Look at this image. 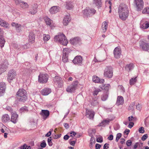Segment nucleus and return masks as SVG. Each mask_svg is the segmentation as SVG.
<instances>
[{"mask_svg":"<svg viewBox=\"0 0 149 149\" xmlns=\"http://www.w3.org/2000/svg\"><path fill=\"white\" fill-rule=\"evenodd\" d=\"M16 96L19 102H24L27 99V94L24 89H19L16 94Z\"/></svg>","mask_w":149,"mask_h":149,"instance_id":"nucleus-1","label":"nucleus"},{"mask_svg":"<svg viewBox=\"0 0 149 149\" xmlns=\"http://www.w3.org/2000/svg\"><path fill=\"white\" fill-rule=\"evenodd\" d=\"M118 13L120 18L126 19L128 15L129 11L128 8L125 5L120 6L118 9Z\"/></svg>","mask_w":149,"mask_h":149,"instance_id":"nucleus-2","label":"nucleus"},{"mask_svg":"<svg viewBox=\"0 0 149 149\" xmlns=\"http://www.w3.org/2000/svg\"><path fill=\"white\" fill-rule=\"evenodd\" d=\"M54 40L55 42L58 41L61 44L64 45H66L68 43L65 36L63 33L55 36Z\"/></svg>","mask_w":149,"mask_h":149,"instance_id":"nucleus-3","label":"nucleus"},{"mask_svg":"<svg viewBox=\"0 0 149 149\" xmlns=\"http://www.w3.org/2000/svg\"><path fill=\"white\" fill-rule=\"evenodd\" d=\"M104 75L106 78H111L113 75V68L111 66H107L104 70Z\"/></svg>","mask_w":149,"mask_h":149,"instance_id":"nucleus-4","label":"nucleus"},{"mask_svg":"<svg viewBox=\"0 0 149 149\" xmlns=\"http://www.w3.org/2000/svg\"><path fill=\"white\" fill-rule=\"evenodd\" d=\"M78 84V82L77 81L73 82L71 84L68 86L66 88V91L70 93L74 92L75 90L77 88Z\"/></svg>","mask_w":149,"mask_h":149,"instance_id":"nucleus-5","label":"nucleus"},{"mask_svg":"<svg viewBox=\"0 0 149 149\" xmlns=\"http://www.w3.org/2000/svg\"><path fill=\"white\" fill-rule=\"evenodd\" d=\"M17 75L16 71L13 69L10 70L8 74V80L10 82L12 80L15 79Z\"/></svg>","mask_w":149,"mask_h":149,"instance_id":"nucleus-6","label":"nucleus"},{"mask_svg":"<svg viewBox=\"0 0 149 149\" xmlns=\"http://www.w3.org/2000/svg\"><path fill=\"white\" fill-rule=\"evenodd\" d=\"M48 79V77L47 74H40L38 76V81L40 83H46Z\"/></svg>","mask_w":149,"mask_h":149,"instance_id":"nucleus-7","label":"nucleus"},{"mask_svg":"<svg viewBox=\"0 0 149 149\" xmlns=\"http://www.w3.org/2000/svg\"><path fill=\"white\" fill-rule=\"evenodd\" d=\"M134 3L138 11L141 10L143 8L144 3L143 0H134Z\"/></svg>","mask_w":149,"mask_h":149,"instance_id":"nucleus-8","label":"nucleus"},{"mask_svg":"<svg viewBox=\"0 0 149 149\" xmlns=\"http://www.w3.org/2000/svg\"><path fill=\"white\" fill-rule=\"evenodd\" d=\"M82 58L80 56H77L75 57L72 61L75 64L80 65L82 63Z\"/></svg>","mask_w":149,"mask_h":149,"instance_id":"nucleus-9","label":"nucleus"},{"mask_svg":"<svg viewBox=\"0 0 149 149\" xmlns=\"http://www.w3.org/2000/svg\"><path fill=\"white\" fill-rule=\"evenodd\" d=\"M95 114V112L92 110H86V115L87 117L90 119L93 120V119Z\"/></svg>","mask_w":149,"mask_h":149,"instance_id":"nucleus-10","label":"nucleus"},{"mask_svg":"<svg viewBox=\"0 0 149 149\" xmlns=\"http://www.w3.org/2000/svg\"><path fill=\"white\" fill-rule=\"evenodd\" d=\"M40 114L42 116L43 119L45 120L49 117L50 112L47 110H42Z\"/></svg>","mask_w":149,"mask_h":149,"instance_id":"nucleus-11","label":"nucleus"},{"mask_svg":"<svg viewBox=\"0 0 149 149\" xmlns=\"http://www.w3.org/2000/svg\"><path fill=\"white\" fill-rule=\"evenodd\" d=\"M121 49L119 47L115 48L113 52L115 57L117 58H119L121 55Z\"/></svg>","mask_w":149,"mask_h":149,"instance_id":"nucleus-12","label":"nucleus"},{"mask_svg":"<svg viewBox=\"0 0 149 149\" xmlns=\"http://www.w3.org/2000/svg\"><path fill=\"white\" fill-rule=\"evenodd\" d=\"M9 64L7 61H5L3 63L0 65V74L6 71L8 67Z\"/></svg>","mask_w":149,"mask_h":149,"instance_id":"nucleus-13","label":"nucleus"},{"mask_svg":"<svg viewBox=\"0 0 149 149\" xmlns=\"http://www.w3.org/2000/svg\"><path fill=\"white\" fill-rule=\"evenodd\" d=\"M54 82L56 84H58V86L60 87L62 85V81L61 78L58 76H55L53 79Z\"/></svg>","mask_w":149,"mask_h":149,"instance_id":"nucleus-14","label":"nucleus"},{"mask_svg":"<svg viewBox=\"0 0 149 149\" xmlns=\"http://www.w3.org/2000/svg\"><path fill=\"white\" fill-rule=\"evenodd\" d=\"M3 31L2 29H0V46L1 48L4 45L5 41L3 37Z\"/></svg>","mask_w":149,"mask_h":149,"instance_id":"nucleus-15","label":"nucleus"},{"mask_svg":"<svg viewBox=\"0 0 149 149\" xmlns=\"http://www.w3.org/2000/svg\"><path fill=\"white\" fill-rule=\"evenodd\" d=\"M18 115L16 114V112H11V116L10 121L14 123L17 122V118Z\"/></svg>","mask_w":149,"mask_h":149,"instance_id":"nucleus-16","label":"nucleus"},{"mask_svg":"<svg viewBox=\"0 0 149 149\" xmlns=\"http://www.w3.org/2000/svg\"><path fill=\"white\" fill-rule=\"evenodd\" d=\"M60 8L58 6H54L52 7L50 9L49 11L51 14H54L59 11Z\"/></svg>","mask_w":149,"mask_h":149,"instance_id":"nucleus-17","label":"nucleus"},{"mask_svg":"<svg viewBox=\"0 0 149 149\" xmlns=\"http://www.w3.org/2000/svg\"><path fill=\"white\" fill-rule=\"evenodd\" d=\"M70 43L73 45H76L79 44L81 42V40L80 38L76 37L70 40Z\"/></svg>","mask_w":149,"mask_h":149,"instance_id":"nucleus-18","label":"nucleus"},{"mask_svg":"<svg viewBox=\"0 0 149 149\" xmlns=\"http://www.w3.org/2000/svg\"><path fill=\"white\" fill-rule=\"evenodd\" d=\"M38 6L37 4H34L32 6V8L29 11V13L32 15H34L37 12Z\"/></svg>","mask_w":149,"mask_h":149,"instance_id":"nucleus-19","label":"nucleus"},{"mask_svg":"<svg viewBox=\"0 0 149 149\" xmlns=\"http://www.w3.org/2000/svg\"><path fill=\"white\" fill-rule=\"evenodd\" d=\"M65 7L68 10H71L74 7L73 3L71 1H67L65 2Z\"/></svg>","mask_w":149,"mask_h":149,"instance_id":"nucleus-20","label":"nucleus"},{"mask_svg":"<svg viewBox=\"0 0 149 149\" xmlns=\"http://www.w3.org/2000/svg\"><path fill=\"white\" fill-rule=\"evenodd\" d=\"M141 47L143 50L148 51L149 50V43L143 42L141 44Z\"/></svg>","mask_w":149,"mask_h":149,"instance_id":"nucleus-21","label":"nucleus"},{"mask_svg":"<svg viewBox=\"0 0 149 149\" xmlns=\"http://www.w3.org/2000/svg\"><path fill=\"white\" fill-rule=\"evenodd\" d=\"M1 120L3 122L6 123L10 120V117L8 114H5L2 116Z\"/></svg>","mask_w":149,"mask_h":149,"instance_id":"nucleus-22","label":"nucleus"},{"mask_svg":"<svg viewBox=\"0 0 149 149\" xmlns=\"http://www.w3.org/2000/svg\"><path fill=\"white\" fill-rule=\"evenodd\" d=\"M51 92V91L50 88H46L41 91V93L42 95H47L49 94Z\"/></svg>","mask_w":149,"mask_h":149,"instance_id":"nucleus-23","label":"nucleus"},{"mask_svg":"<svg viewBox=\"0 0 149 149\" xmlns=\"http://www.w3.org/2000/svg\"><path fill=\"white\" fill-rule=\"evenodd\" d=\"M11 25L12 26L15 28L17 32H19L22 31L21 29V25L20 24L15 22H13L11 23Z\"/></svg>","mask_w":149,"mask_h":149,"instance_id":"nucleus-24","label":"nucleus"},{"mask_svg":"<svg viewBox=\"0 0 149 149\" xmlns=\"http://www.w3.org/2000/svg\"><path fill=\"white\" fill-rule=\"evenodd\" d=\"M124 102L123 97L121 96H118L117 97L116 104L118 105L122 104Z\"/></svg>","mask_w":149,"mask_h":149,"instance_id":"nucleus-25","label":"nucleus"},{"mask_svg":"<svg viewBox=\"0 0 149 149\" xmlns=\"http://www.w3.org/2000/svg\"><path fill=\"white\" fill-rule=\"evenodd\" d=\"M35 39V35L32 32L30 33L29 36V41L30 42L33 43Z\"/></svg>","mask_w":149,"mask_h":149,"instance_id":"nucleus-26","label":"nucleus"},{"mask_svg":"<svg viewBox=\"0 0 149 149\" xmlns=\"http://www.w3.org/2000/svg\"><path fill=\"white\" fill-rule=\"evenodd\" d=\"M6 86L4 82L0 83V93H3L5 91Z\"/></svg>","mask_w":149,"mask_h":149,"instance_id":"nucleus-27","label":"nucleus"},{"mask_svg":"<svg viewBox=\"0 0 149 149\" xmlns=\"http://www.w3.org/2000/svg\"><path fill=\"white\" fill-rule=\"evenodd\" d=\"M93 3L96 6H97L98 8L101 6L102 2L101 0H94Z\"/></svg>","mask_w":149,"mask_h":149,"instance_id":"nucleus-28","label":"nucleus"},{"mask_svg":"<svg viewBox=\"0 0 149 149\" xmlns=\"http://www.w3.org/2000/svg\"><path fill=\"white\" fill-rule=\"evenodd\" d=\"M107 23L106 22H104L102 23V27L104 32H105L107 30Z\"/></svg>","mask_w":149,"mask_h":149,"instance_id":"nucleus-29","label":"nucleus"},{"mask_svg":"<svg viewBox=\"0 0 149 149\" xmlns=\"http://www.w3.org/2000/svg\"><path fill=\"white\" fill-rule=\"evenodd\" d=\"M0 25L6 28H7L8 27V25L6 24V22L2 19L0 20Z\"/></svg>","mask_w":149,"mask_h":149,"instance_id":"nucleus-30","label":"nucleus"},{"mask_svg":"<svg viewBox=\"0 0 149 149\" xmlns=\"http://www.w3.org/2000/svg\"><path fill=\"white\" fill-rule=\"evenodd\" d=\"M20 6L23 9H25L28 8L29 6L27 3L23 1L22 2V4L20 5Z\"/></svg>","mask_w":149,"mask_h":149,"instance_id":"nucleus-31","label":"nucleus"},{"mask_svg":"<svg viewBox=\"0 0 149 149\" xmlns=\"http://www.w3.org/2000/svg\"><path fill=\"white\" fill-rule=\"evenodd\" d=\"M149 27V22H146L142 25L141 28L143 29H146Z\"/></svg>","mask_w":149,"mask_h":149,"instance_id":"nucleus-32","label":"nucleus"},{"mask_svg":"<svg viewBox=\"0 0 149 149\" xmlns=\"http://www.w3.org/2000/svg\"><path fill=\"white\" fill-rule=\"evenodd\" d=\"M110 87V85L109 84H106L102 86V89L105 90L106 91H107V92H108Z\"/></svg>","mask_w":149,"mask_h":149,"instance_id":"nucleus-33","label":"nucleus"},{"mask_svg":"<svg viewBox=\"0 0 149 149\" xmlns=\"http://www.w3.org/2000/svg\"><path fill=\"white\" fill-rule=\"evenodd\" d=\"M132 114L133 115L135 113V103L134 102H132L131 104V112Z\"/></svg>","mask_w":149,"mask_h":149,"instance_id":"nucleus-34","label":"nucleus"},{"mask_svg":"<svg viewBox=\"0 0 149 149\" xmlns=\"http://www.w3.org/2000/svg\"><path fill=\"white\" fill-rule=\"evenodd\" d=\"M109 93L108 92H106V93H104L102 97V101H105L107 98Z\"/></svg>","mask_w":149,"mask_h":149,"instance_id":"nucleus-35","label":"nucleus"},{"mask_svg":"<svg viewBox=\"0 0 149 149\" xmlns=\"http://www.w3.org/2000/svg\"><path fill=\"white\" fill-rule=\"evenodd\" d=\"M68 56L67 55H64L63 54L62 60L64 63H65L68 61Z\"/></svg>","mask_w":149,"mask_h":149,"instance_id":"nucleus-36","label":"nucleus"},{"mask_svg":"<svg viewBox=\"0 0 149 149\" xmlns=\"http://www.w3.org/2000/svg\"><path fill=\"white\" fill-rule=\"evenodd\" d=\"M137 76H135V77L131 78V85H134L136 83L137 80L136 78Z\"/></svg>","mask_w":149,"mask_h":149,"instance_id":"nucleus-37","label":"nucleus"},{"mask_svg":"<svg viewBox=\"0 0 149 149\" xmlns=\"http://www.w3.org/2000/svg\"><path fill=\"white\" fill-rule=\"evenodd\" d=\"M91 103L92 105L95 106L97 105L98 104V102L97 100V99H93L92 100V101Z\"/></svg>","mask_w":149,"mask_h":149,"instance_id":"nucleus-38","label":"nucleus"},{"mask_svg":"<svg viewBox=\"0 0 149 149\" xmlns=\"http://www.w3.org/2000/svg\"><path fill=\"white\" fill-rule=\"evenodd\" d=\"M45 21L47 25L51 26L52 23V21L51 19H45Z\"/></svg>","mask_w":149,"mask_h":149,"instance_id":"nucleus-39","label":"nucleus"},{"mask_svg":"<svg viewBox=\"0 0 149 149\" xmlns=\"http://www.w3.org/2000/svg\"><path fill=\"white\" fill-rule=\"evenodd\" d=\"M93 82L95 83H99V81L100 78L97 77L95 76H93Z\"/></svg>","mask_w":149,"mask_h":149,"instance_id":"nucleus-40","label":"nucleus"},{"mask_svg":"<svg viewBox=\"0 0 149 149\" xmlns=\"http://www.w3.org/2000/svg\"><path fill=\"white\" fill-rule=\"evenodd\" d=\"M69 51V49L67 48H65L63 49V54L64 55H68Z\"/></svg>","mask_w":149,"mask_h":149,"instance_id":"nucleus-41","label":"nucleus"},{"mask_svg":"<svg viewBox=\"0 0 149 149\" xmlns=\"http://www.w3.org/2000/svg\"><path fill=\"white\" fill-rule=\"evenodd\" d=\"M43 40L44 41H47L49 40L50 36L49 35L44 34Z\"/></svg>","mask_w":149,"mask_h":149,"instance_id":"nucleus-42","label":"nucleus"},{"mask_svg":"<svg viewBox=\"0 0 149 149\" xmlns=\"http://www.w3.org/2000/svg\"><path fill=\"white\" fill-rule=\"evenodd\" d=\"M70 21V19H63V23L64 25L66 26Z\"/></svg>","mask_w":149,"mask_h":149,"instance_id":"nucleus-43","label":"nucleus"},{"mask_svg":"<svg viewBox=\"0 0 149 149\" xmlns=\"http://www.w3.org/2000/svg\"><path fill=\"white\" fill-rule=\"evenodd\" d=\"M74 139H75V140L72 141V139H70L69 141L70 144L72 146H74L75 145L76 141L77 139L76 138H74Z\"/></svg>","mask_w":149,"mask_h":149,"instance_id":"nucleus-44","label":"nucleus"},{"mask_svg":"<svg viewBox=\"0 0 149 149\" xmlns=\"http://www.w3.org/2000/svg\"><path fill=\"white\" fill-rule=\"evenodd\" d=\"M20 111L21 112H27L28 111V108L26 106L22 107L20 109Z\"/></svg>","mask_w":149,"mask_h":149,"instance_id":"nucleus-45","label":"nucleus"},{"mask_svg":"<svg viewBox=\"0 0 149 149\" xmlns=\"http://www.w3.org/2000/svg\"><path fill=\"white\" fill-rule=\"evenodd\" d=\"M143 13H147L149 14V7H146L144 8L142 10Z\"/></svg>","mask_w":149,"mask_h":149,"instance_id":"nucleus-46","label":"nucleus"},{"mask_svg":"<svg viewBox=\"0 0 149 149\" xmlns=\"http://www.w3.org/2000/svg\"><path fill=\"white\" fill-rule=\"evenodd\" d=\"M91 138L90 141V144H94L95 142V138L91 135Z\"/></svg>","mask_w":149,"mask_h":149,"instance_id":"nucleus-47","label":"nucleus"},{"mask_svg":"<svg viewBox=\"0 0 149 149\" xmlns=\"http://www.w3.org/2000/svg\"><path fill=\"white\" fill-rule=\"evenodd\" d=\"M118 89L120 90L121 92L123 93L125 91L124 88L122 85H119L118 86Z\"/></svg>","mask_w":149,"mask_h":149,"instance_id":"nucleus-48","label":"nucleus"},{"mask_svg":"<svg viewBox=\"0 0 149 149\" xmlns=\"http://www.w3.org/2000/svg\"><path fill=\"white\" fill-rule=\"evenodd\" d=\"M86 10V9H84L83 11V13L84 14V18H88L89 17V15L88 13V12H85V10Z\"/></svg>","mask_w":149,"mask_h":149,"instance_id":"nucleus-49","label":"nucleus"},{"mask_svg":"<svg viewBox=\"0 0 149 149\" xmlns=\"http://www.w3.org/2000/svg\"><path fill=\"white\" fill-rule=\"evenodd\" d=\"M96 141L98 142H102L103 141V139L102 137L101 136H100L99 137L97 138Z\"/></svg>","mask_w":149,"mask_h":149,"instance_id":"nucleus-50","label":"nucleus"},{"mask_svg":"<svg viewBox=\"0 0 149 149\" xmlns=\"http://www.w3.org/2000/svg\"><path fill=\"white\" fill-rule=\"evenodd\" d=\"M142 144L139 143H136L134 146L133 149H136L138 146H140L141 145L142 146Z\"/></svg>","mask_w":149,"mask_h":149,"instance_id":"nucleus-51","label":"nucleus"},{"mask_svg":"<svg viewBox=\"0 0 149 149\" xmlns=\"http://www.w3.org/2000/svg\"><path fill=\"white\" fill-rule=\"evenodd\" d=\"M122 134L120 133H118L117 134L116 141L118 142L119 139L120 138Z\"/></svg>","mask_w":149,"mask_h":149,"instance_id":"nucleus-52","label":"nucleus"},{"mask_svg":"<svg viewBox=\"0 0 149 149\" xmlns=\"http://www.w3.org/2000/svg\"><path fill=\"white\" fill-rule=\"evenodd\" d=\"M51 137H50L48 139L47 141L48 145L49 146H52L53 145V143L52 141V139H51Z\"/></svg>","mask_w":149,"mask_h":149,"instance_id":"nucleus-53","label":"nucleus"},{"mask_svg":"<svg viewBox=\"0 0 149 149\" xmlns=\"http://www.w3.org/2000/svg\"><path fill=\"white\" fill-rule=\"evenodd\" d=\"M101 91L100 89H97L94 91L93 94L94 95H96L98 94V92Z\"/></svg>","mask_w":149,"mask_h":149,"instance_id":"nucleus-54","label":"nucleus"},{"mask_svg":"<svg viewBox=\"0 0 149 149\" xmlns=\"http://www.w3.org/2000/svg\"><path fill=\"white\" fill-rule=\"evenodd\" d=\"M139 132L141 133H143L145 132L144 128L143 127H141L139 130Z\"/></svg>","mask_w":149,"mask_h":149,"instance_id":"nucleus-55","label":"nucleus"},{"mask_svg":"<svg viewBox=\"0 0 149 149\" xmlns=\"http://www.w3.org/2000/svg\"><path fill=\"white\" fill-rule=\"evenodd\" d=\"M89 135L91 136V135L92 136H93V135H92V134H94L95 132V129H92L91 130H90L89 131Z\"/></svg>","mask_w":149,"mask_h":149,"instance_id":"nucleus-56","label":"nucleus"},{"mask_svg":"<svg viewBox=\"0 0 149 149\" xmlns=\"http://www.w3.org/2000/svg\"><path fill=\"white\" fill-rule=\"evenodd\" d=\"M125 68L127 71L128 72L130 71V64H129L128 65H126L125 66Z\"/></svg>","mask_w":149,"mask_h":149,"instance_id":"nucleus-57","label":"nucleus"},{"mask_svg":"<svg viewBox=\"0 0 149 149\" xmlns=\"http://www.w3.org/2000/svg\"><path fill=\"white\" fill-rule=\"evenodd\" d=\"M137 120V118L136 117L131 116V122H135Z\"/></svg>","mask_w":149,"mask_h":149,"instance_id":"nucleus-58","label":"nucleus"},{"mask_svg":"<svg viewBox=\"0 0 149 149\" xmlns=\"http://www.w3.org/2000/svg\"><path fill=\"white\" fill-rule=\"evenodd\" d=\"M46 143H45V141L44 140L42 141V143L40 144V146L42 148H45L46 147Z\"/></svg>","mask_w":149,"mask_h":149,"instance_id":"nucleus-59","label":"nucleus"},{"mask_svg":"<svg viewBox=\"0 0 149 149\" xmlns=\"http://www.w3.org/2000/svg\"><path fill=\"white\" fill-rule=\"evenodd\" d=\"M14 1L17 5L20 4V3H22V2H23L22 0H14Z\"/></svg>","mask_w":149,"mask_h":149,"instance_id":"nucleus-60","label":"nucleus"},{"mask_svg":"<svg viewBox=\"0 0 149 149\" xmlns=\"http://www.w3.org/2000/svg\"><path fill=\"white\" fill-rule=\"evenodd\" d=\"M148 136L147 134H145L143 135L141 137V140L142 141L145 140L148 138Z\"/></svg>","mask_w":149,"mask_h":149,"instance_id":"nucleus-61","label":"nucleus"},{"mask_svg":"<svg viewBox=\"0 0 149 149\" xmlns=\"http://www.w3.org/2000/svg\"><path fill=\"white\" fill-rule=\"evenodd\" d=\"M89 11L90 12H91V14L92 15L95 14L96 12V11L93 8L89 9Z\"/></svg>","mask_w":149,"mask_h":149,"instance_id":"nucleus-62","label":"nucleus"},{"mask_svg":"<svg viewBox=\"0 0 149 149\" xmlns=\"http://www.w3.org/2000/svg\"><path fill=\"white\" fill-rule=\"evenodd\" d=\"M27 147V146L26 144H24L23 146H21L19 148L20 149H28Z\"/></svg>","mask_w":149,"mask_h":149,"instance_id":"nucleus-63","label":"nucleus"},{"mask_svg":"<svg viewBox=\"0 0 149 149\" xmlns=\"http://www.w3.org/2000/svg\"><path fill=\"white\" fill-rule=\"evenodd\" d=\"M136 109L139 110H140L142 107L141 105L139 104L136 105Z\"/></svg>","mask_w":149,"mask_h":149,"instance_id":"nucleus-64","label":"nucleus"}]
</instances>
